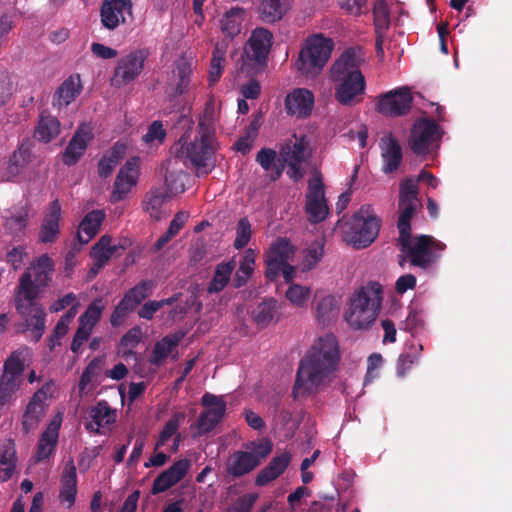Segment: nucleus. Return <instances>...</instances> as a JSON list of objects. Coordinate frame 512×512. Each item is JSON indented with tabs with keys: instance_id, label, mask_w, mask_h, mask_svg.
Masks as SVG:
<instances>
[{
	"instance_id": "1",
	"label": "nucleus",
	"mask_w": 512,
	"mask_h": 512,
	"mask_svg": "<svg viewBox=\"0 0 512 512\" xmlns=\"http://www.w3.org/2000/svg\"><path fill=\"white\" fill-rule=\"evenodd\" d=\"M54 261L42 254L20 276L13 295L14 307L23 320L24 330L30 331L38 342L46 329V311L39 298L52 280Z\"/></svg>"
},
{
	"instance_id": "2",
	"label": "nucleus",
	"mask_w": 512,
	"mask_h": 512,
	"mask_svg": "<svg viewBox=\"0 0 512 512\" xmlns=\"http://www.w3.org/2000/svg\"><path fill=\"white\" fill-rule=\"evenodd\" d=\"M340 356L339 344L333 334L319 337L299 361L293 398H307L329 386L339 368Z\"/></svg>"
},
{
	"instance_id": "3",
	"label": "nucleus",
	"mask_w": 512,
	"mask_h": 512,
	"mask_svg": "<svg viewBox=\"0 0 512 512\" xmlns=\"http://www.w3.org/2000/svg\"><path fill=\"white\" fill-rule=\"evenodd\" d=\"M364 52L359 46L346 48L330 68L335 99L343 106L359 104L366 90V80L360 70Z\"/></svg>"
},
{
	"instance_id": "4",
	"label": "nucleus",
	"mask_w": 512,
	"mask_h": 512,
	"mask_svg": "<svg viewBox=\"0 0 512 512\" xmlns=\"http://www.w3.org/2000/svg\"><path fill=\"white\" fill-rule=\"evenodd\" d=\"M382 286L370 281L352 295L345 320L354 329H366L374 323L382 303Z\"/></svg>"
},
{
	"instance_id": "5",
	"label": "nucleus",
	"mask_w": 512,
	"mask_h": 512,
	"mask_svg": "<svg viewBox=\"0 0 512 512\" xmlns=\"http://www.w3.org/2000/svg\"><path fill=\"white\" fill-rule=\"evenodd\" d=\"M397 244L400 251L405 255L403 261L408 259L412 266L421 269H427L435 263L446 248L444 243L430 235L412 237L409 234L398 237Z\"/></svg>"
},
{
	"instance_id": "6",
	"label": "nucleus",
	"mask_w": 512,
	"mask_h": 512,
	"mask_svg": "<svg viewBox=\"0 0 512 512\" xmlns=\"http://www.w3.org/2000/svg\"><path fill=\"white\" fill-rule=\"evenodd\" d=\"M333 48L334 42L331 38L325 37L323 34L309 36L296 60L297 70L305 75L320 73L331 57Z\"/></svg>"
},
{
	"instance_id": "7",
	"label": "nucleus",
	"mask_w": 512,
	"mask_h": 512,
	"mask_svg": "<svg viewBox=\"0 0 512 512\" xmlns=\"http://www.w3.org/2000/svg\"><path fill=\"white\" fill-rule=\"evenodd\" d=\"M313 150L305 134L294 133L279 148V161L286 164L287 176L294 182L301 180L305 174L304 164L312 157Z\"/></svg>"
},
{
	"instance_id": "8",
	"label": "nucleus",
	"mask_w": 512,
	"mask_h": 512,
	"mask_svg": "<svg viewBox=\"0 0 512 512\" xmlns=\"http://www.w3.org/2000/svg\"><path fill=\"white\" fill-rule=\"evenodd\" d=\"M370 211V205H363L347 224L345 240L356 249L368 247L379 234L381 219Z\"/></svg>"
},
{
	"instance_id": "9",
	"label": "nucleus",
	"mask_w": 512,
	"mask_h": 512,
	"mask_svg": "<svg viewBox=\"0 0 512 512\" xmlns=\"http://www.w3.org/2000/svg\"><path fill=\"white\" fill-rule=\"evenodd\" d=\"M30 349L26 346L13 351L5 360L0 376V405L4 406L14 400L21 384L25 366L30 360Z\"/></svg>"
},
{
	"instance_id": "10",
	"label": "nucleus",
	"mask_w": 512,
	"mask_h": 512,
	"mask_svg": "<svg viewBox=\"0 0 512 512\" xmlns=\"http://www.w3.org/2000/svg\"><path fill=\"white\" fill-rule=\"evenodd\" d=\"M421 207L417 181L412 177L403 179L399 185V218L397 221L399 237L411 234V219Z\"/></svg>"
},
{
	"instance_id": "11",
	"label": "nucleus",
	"mask_w": 512,
	"mask_h": 512,
	"mask_svg": "<svg viewBox=\"0 0 512 512\" xmlns=\"http://www.w3.org/2000/svg\"><path fill=\"white\" fill-rule=\"evenodd\" d=\"M183 139L181 137L178 143L171 147L170 152L174 157V164L176 165L180 160L184 163L189 161L196 167L206 166L214 153L213 137H206L205 134L200 133V139H195L189 143L182 142Z\"/></svg>"
},
{
	"instance_id": "12",
	"label": "nucleus",
	"mask_w": 512,
	"mask_h": 512,
	"mask_svg": "<svg viewBox=\"0 0 512 512\" xmlns=\"http://www.w3.org/2000/svg\"><path fill=\"white\" fill-rule=\"evenodd\" d=\"M147 57L148 51L145 49H136L122 56L114 69L112 85L121 87L136 80L144 69Z\"/></svg>"
},
{
	"instance_id": "13",
	"label": "nucleus",
	"mask_w": 512,
	"mask_h": 512,
	"mask_svg": "<svg viewBox=\"0 0 512 512\" xmlns=\"http://www.w3.org/2000/svg\"><path fill=\"white\" fill-rule=\"evenodd\" d=\"M442 135L441 127L434 120L419 118L413 124L408 144L414 154L426 155L429 146L440 140Z\"/></svg>"
},
{
	"instance_id": "14",
	"label": "nucleus",
	"mask_w": 512,
	"mask_h": 512,
	"mask_svg": "<svg viewBox=\"0 0 512 512\" xmlns=\"http://www.w3.org/2000/svg\"><path fill=\"white\" fill-rule=\"evenodd\" d=\"M413 96L408 87H400L377 97L376 112L387 117L406 115L412 107Z\"/></svg>"
},
{
	"instance_id": "15",
	"label": "nucleus",
	"mask_w": 512,
	"mask_h": 512,
	"mask_svg": "<svg viewBox=\"0 0 512 512\" xmlns=\"http://www.w3.org/2000/svg\"><path fill=\"white\" fill-rule=\"evenodd\" d=\"M201 403L208 409L200 413L196 426L199 434H206L221 422L226 412V402L222 396L206 392L201 398Z\"/></svg>"
},
{
	"instance_id": "16",
	"label": "nucleus",
	"mask_w": 512,
	"mask_h": 512,
	"mask_svg": "<svg viewBox=\"0 0 512 512\" xmlns=\"http://www.w3.org/2000/svg\"><path fill=\"white\" fill-rule=\"evenodd\" d=\"M272 43V32L266 28L257 27L252 31L244 53L249 60L254 61L258 65H264L266 64Z\"/></svg>"
},
{
	"instance_id": "17",
	"label": "nucleus",
	"mask_w": 512,
	"mask_h": 512,
	"mask_svg": "<svg viewBox=\"0 0 512 512\" xmlns=\"http://www.w3.org/2000/svg\"><path fill=\"white\" fill-rule=\"evenodd\" d=\"M139 157L129 158L124 166L119 170L114 185L112 198L114 201H120L131 191V189L137 184L139 176Z\"/></svg>"
},
{
	"instance_id": "18",
	"label": "nucleus",
	"mask_w": 512,
	"mask_h": 512,
	"mask_svg": "<svg viewBox=\"0 0 512 512\" xmlns=\"http://www.w3.org/2000/svg\"><path fill=\"white\" fill-rule=\"evenodd\" d=\"M190 467L191 461L187 458L176 461L154 479L151 493L157 495L167 491L186 476Z\"/></svg>"
},
{
	"instance_id": "19",
	"label": "nucleus",
	"mask_w": 512,
	"mask_h": 512,
	"mask_svg": "<svg viewBox=\"0 0 512 512\" xmlns=\"http://www.w3.org/2000/svg\"><path fill=\"white\" fill-rule=\"evenodd\" d=\"M125 14H132V0H105L100 9L101 23L114 30L126 21Z\"/></svg>"
},
{
	"instance_id": "20",
	"label": "nucleus",
	"mask_w": 512,
	"mask_h": 512,
	"mask_svg": "<svg viewBox=\"0 0 512 512\" xmlns=\"http://www.w3.org/2000/svg\"><path fill=\"white\" fill-rule=\"evenodd\" d=\"M379 147L383 161V173H394L400 167L403 159L402 148L399 141L391 132H388L381 137Z\"/></svg>"
},
{
	"instance_id": "21",
	"label": "nucleus",
	"mask_w": 512,
	"mask_h": 512,
	"mask_svg": "<svg viewBox=\"0 0 512 512\" xmlns=\"http://www.w3.org/2000/svg\"><path fill=\"white\" fill-rule=\"evenodd\" d=\"M92 138L90 128L85 124L80 125L62 154L63 163L67 166L75 165L85 153Z\"/></svg>"
},
{
	"instance_id": "22",
	"label": "nucleus",
	"mask_w": 512,
	"mask_h": 512,
	"mask_svg": "<svg viewBox=\"0 0 512 512\" xmlns=\"http://www.w3.org/2000/svg\"><path fill=\"white\" fill-rule=\"evenodd\" d=\"M175 83L170 82L166 88L169 101H174L179 96L187 94L191 86L192 66L191 62L182 58L175 62L173 71Z\"/></svg>"
},
{
	"instance_id": "23",
	"label": "nucleus",
	"mask_w": 512,
	"mask_h": 512,
	"mask_svg": "<svg viewBox=\"0 0 512 512\" xmlns=\"http://www.w3.org/2000/svg\"><path fill=\"white\" fill-rule=\"evenodd\" d=\"M314 106V95L305 88L293 90L286 96L285 109L289 115L297 118L308 117Z\"/></svg>"
},
{
	"instance_id": "24",
	"label": "nucleus",
	"mask_w": 512,
	"mask_h": 512,
	"mask_svg": "<svg viewBox=\"0 0 512 512\" xmlns=\"http://www.w3.org/2000/svg\"><path fill=\"white\" fill-rule=\"evenodd\" d=\"M59 501L67 509H70L76 500L77 495V469L73 459L65 463L60 477Z\"/></svg>"
},
{
	"instance_id": "25",
	"label": "nucleus",
	"mask_w": 512,
	"mask_h": 512,
	"mask_svg": "<svg viewBox=\"0 0 512 512\" xmlns=\"http://www.w3.org/2000/svg\"><path fill=\"white\" fill-rule=\"evenodd\" d=\"M61 205L58 199L53 200L43 218L39 240L42 243H54L59 235V222L61 219Z\"/></svg>"
},
{
	"instance_id": "26",
	"label": "nucleus",
	"mask_w": 512,
	"mask_h": 512,
	"mask_svg": "<svg viewBox=\"0 0 512 512\" xmlns=\"http://www.w3.org/2000/svg\"><path fill=\"white\" fill-rule=\"evenodd\" d=\"M46 392L44 388L37 390L29 401L22 417V427L24 433L37 428L38 424L45 415Z\"/></svg>"
},
{
	"instance_id": "27",
	"label": "nucleus",
	"mask_w": 512,
	"mask_h": 512,
	"mask_svg": "<svg viewBox=\"0 0 512 512\" xmlns=\"http://www.w3.org/2000/svg\"><path fill=\"white\" fill-rule=\"evenodd\" d=\"M259 466L258 460L248 451L237 450L227 460L226 472L233 479H238L252 472Z\"/></svg>"
},
{
	"instance_id": "28",
	"label": "nucleus",
	"mask_w": 512,
	"mask_h": 512,
	"mask_svg": "<svg viewBox=\"0 0 512 512\" xmlns=\"http://www.w3.org/2000/svg\"><path fill=\"white\" fill-rule=\"evenodd\" d=\"M88 414L91 420L85 424V429L93 434H101L100 428L114 423L116 418L115 410L105 400L91 406Z\"/></svg>"
},
{
	"instance_id": "29",
	"label": "nucleus",
	"mask_w": 512,
	"mask_h": 512,
	"mask_svg": "<svg viewBox=\"0 0 512 512\" xmlns=\"http://www.w3.org/2000/svg\"><path fill=\"white\" fill-rule=\"evenodd\" d=\"M291 458V453L288 451L274 456L270 462L258 472L255 478V485L262 487L277 479L287 469Z\"/></svg>"
},
{
	"instance_id": "30",
	"label": "nucleus",
	"mask_w": 512,
	"mask_h": 512,
	"mask_svg": "<svg viewBox=\"0 0 512 512\" xmlns=\"http://www.w3.org/2000/svg\"><path fill=\"white\" fill-rule=\"evenodd\" d=\"M104 219L105 213L102 210H92L84 216L76 236L79 245L89 243L96 236Z\"/></svg>"
},
{
	"instance_id": "31",
	"label": "nucleus",
	"mask_w": 512,
	"mask_h": 512,
	"mask_svg": "<svg viewBox=\"0 0 512 512\" xmlns=\"http://www.w3.org/2000/svg\"><path fill=\"white\" fill-rule=\"evenodd\" d=\"M82 89L80 75L68 77L56 90L53 97V106L61 108L72 103Z\"/></svg>"
},
{
	"instance_id": "32",
	"label": "nucleus",
	"mask_w": 512,
	"mask_h": 512,
	"mask_svg": "<svg viewBox=\"0 0 512 512\" xmlns=\"http://www.w3.org/2000/svg\"><path fill=\"white\" fill-rule=\"evenodd\" d=\"M60 130L61 123L58 118L47 111H42L34 130V138L40 142L49 143L59 135Z\"/></svg>"
},
{
	"instance_id": "33",
	"label": "nucleus",
	"mask_w": 512,
	"mask_h": 512,
	"mask_svg": "<svg viewBox=\"0 0 512 512\" xmlns=\"http://www.w3.org/2000/svg\"><path fill=\"white\" fill-rule=\"evenodd\" d=\"M126 144L117 141L99 160L98 174L101 178L106 179L109 177L118 164L123 160L126 155Z\"/></svg>"
},
{
	"instance_id": "34",
	"label": "nucleus",
	"mask_w": 512,
	"mask_h": 512,
	"mask_svg": "<svg viewBox=\"0 0 512 512\" xmlns=\"http://www.w3.org/2000/svg\"><path fill=\"white\" fill-rule=\"evenodd\" d=\"M246 11L242 7H232L224 13L220 20L221 32L225 38L234 39L241 33Z\"/></svg>"
},
{
	"instance_id": "35",
	"label": "nucleus",
	"mask_w": 512,
	"mask_h": 512,
	"mask_svg": "<svg viewBox=\"0 0 512 512\" xmlns=\"http://www.w3.org/2000/svg\"><path fill=\"white\" fill-rule=\"evenodd\" d=\"M183 337L184 334L181 332L164 336L154 345L149 362L156 366L162 364L170 353L179 345Z\"/></svg>"
},
{
	"instance_id": "36",
	"label": "nucleus",
	"mask_w": 512,
	"mask_h": 512,
	"mask_svg": "<svg viewBox=\"0 0 512 512\" xmlns=\"http://www.w3.org/2000/svg\"><path fill=\"white\" fill-rule=\"evenodd\" d=\"M288 7V0H262L258 7L259 18L265 23H275L283 18Z\"/></svg>"
},
{
	"instance_id": "37",
	"label": "nucleus",
	"mask_w": 512,
	"mask_h": 512,
	"mask_svg": "<svg viewBox=\"0 0 512 512\" xmlns=\"http://www.w3.org/2000/svg\"><path fill=\"white\" fill-rule=\"evenodd\" d=\"M174 160H168L165 172L166 193L169 196L183 193L186 190V182L189 175L183 169H171Z\"/></svg>"
},
{
	"instance_id": "38",
	"label": "nucleus",
	"mask_w": 512,
	"mask_h": 512,
	"mask_svg": "<svg viewBox=\"0 0 512 512\" xmlns=\"http://www.w3.org/2000/svg\"><path fill=\"white\" fill-rule=\"evenodd\" d=\"M234 268V261L222 262L218 264L216 266L213 278L207 287V291L209 293H217L222 291L228 284Z\"/></svg>"
},
{
	"instance_id": "39",
	"label": "nucleus",
	"mask_w": 512,
	"mask_h": 512,
	"mask_svg": "<svg viewBox=\"0 0 512 512\" xmlns=\"http://www.w3.org/2000/svg\"><path fill=\"white\" fill-rule=\"evenodd\" d=\"M218 119L217 104L215 98L211 96L205 104L204 111L199 119V131L206 137L214 136V125Z\"/></svg>"
},
{
	"instance_id": "40",
	"label": "nucleus",
	"mask_w": 512,
	"mask_h": 512,
	"mask_svg": "<svg viewBox=\"0 0 512 512\" xmlns=\"http://www.w3.org/2000/svg\"><path fill=\"white\" fill-rule=\"evenodd\" d=\"M154 287L152 280L145 279L128 289L123 297L137 308L146 298L152 295Z\"/></svg>"
},
{
	"instance_id": "41",
	"label": "nucleus",
	"mask_w": 512,
	"mask_h": 512,
	"mask_svg": "<svg viewBox=\"0 0 512 512\" xmlns=\"http://www.w3.org/2000/svg\"><path fill=\"white\" fill-rule=\"evenodd\" d=\"M373 20L376 35L383 37L390 26V11L385 0H377L373 5Z\"/></svg>"
},
{
	"instance_id": "42",
	"label": "nucleus",
	"mask_w": 512,
	"mask_h": 512,
	"mask_svg": "<svg viewBox=\"0 0 512 512\" xmlns=\"http://www.w3.org/2000/svg\"><path fill=\"white\" fill-rule=\"evenodd\" d=\"M255 255L253 250L248 249L240 262L239 268L233 279V285L239 288L245 285L254 271Z\"/></svg>"
},
{
	"instance_id": "43",
	"label": "nucleus",
	"mask_w": 512,
	"mask_h": 512,
	"mask_svg": "<svg viewBox=\"0 0 512 512\" xmlns=\"http://www.w3.org/2000/svg\"><path fill=\"white\" fill-rule=\"evenodd\" d=\"M277 311V301L273 298L265 299L253 311V319L261 327L267 326Z\"/></svg>"
},
{
	"instance_id": "44",
	"label": "nucleus",
	"mask_w": 512,
	"mask_h": 512,
	"mask_svg": "<svg viewBox=\"0 0 512 512\" xmlns=\"http://www.w3.org/2000/svg\"><path fill=\"white\" fill-rule=\"evenodd\" d=\"M170 197L166 192L162 193L160 189H151L145 196L144 206L146 212L156 220L161 219V208L165 202V199Z\"/></svg>"
},
{
	"instance_id": "45",
	"label": "nucleus",
	"mask_w": 512,
	"mask_h": 512,
	"mask_svg": "<svg viewBox=\"0 0 512 512\" xmlns=\"http://www.w3.org/2000/svg\"><path fill=\"white\" fill-rule=\"evenodd\" d=\"M293 253L294 247L290 241L287 238H278L271 244L266 256L286 264Z\"/></svg>"
},
{
	"instance_id": "46",
	"label": "nucleus",
	"mask_w": 512,
	"mask_h": 512,
	"mask_svg": "<svg viewBox=\"0 0 512 512\" xmlns=\"http://www.w3.org/2000/svg\"><path fill=\"white\" fill-rule=\"evenodd\" d=\"M104 308L105 306L101 297L94 299L79 317V324L85 327L88 326L90 330H93V327L100 320Z\"/></svg>"
},
{
	"instance_id": "47",
	"label": "nucleus",
	"mask_w": 512,
	"mask_h": 512,
	"mask_svg": "<svg viewBox=\"0 0 512 512\" xmlns=\"http://www.w3.org/2000/svg\"><path fill=\"white\" fill-rule=\"evenodd\" d=\"M324 255V240L313 241L304 251V258L302 262L303 270H312L323 258Z\"/></svg>"
},
{
	"instance_id": "48",
	"label": "nucleus",
	"mask_w": 512,
	"mask_h": 512,
	"mask_svg": "<svg viewBox=\"0 0 512 512\" xmlns=\"http://www.w3.org/2000/svg\"><path fill=\"white\" fill-rule=\"evenodd\" d=\"M305 211L308 221L313 224L324 221L329 213L326 199L306 201Z\"/></svg>"
},
{
	"instance_id": "49",
	"label": "nucleus",
	"mask_w": 512,
	"mask_h": 512,
	"mask_svg": "<svg viewBox=\"0 0 512 512\" xmlns=\"http://www.w3.org/2000/svg\"><path fill=\"white\" fill-rule=\"evenodd\" d=\"M226 49L217 44L213 50L210 61L209 83L215 84L221 77L223 71V63L225 62Z\"/></svg>"
},
{
	"instance_id": "50",
	"label": "nucleus",
	"mask_w": 512,
	"mask_h": 512,
	"mask_svg": "<svg viewBox=\"0 0 512 512\" xmlns=\"http://www.w3.org/2000/svg\"><path fill=\"white\" fill-rule=\"evenodd\" d=\"M337 314L336 299L331 296H325L319 300L316 306V316L320 323L326 324Z\"/></svg>"
},
{
	"instance_id": "51",
	"label": "nucleus",
	"mask_w": 512,
	"mask_h": 512,
	"mask_svg": "<svg viewBox=\"0 0 512 512\" xmlns=\"http://www.w3.org/2000/svg\"><path fill=\"white\" fill-rule=\"evenodd\" d=\"M28 223V209L21 207L16 214L7 217L4 223L5 229L12 235L22 233Z\"/></svg>"
},
{
	"instance_id": "52",
	"label": "nucleus",
	"mask_w": 512,
	"mask_h": 512,
	"mask_svg": "<svg viewBox=\"0 0 512 512\" xmlns=\"http://www.w3.org/2000/svg\"><path fill=\"white\" fill-rule=\"evenodd\" d=\"M185 417L186 415L184 412H176L172 415V417L165 423L162 431L160 432L159 440L155 449L163 446L176 433Z\"/></svg>"
},
{
	"instance_id": "53",
	"label": "nucleus",
	"mask_w": 512,
	"mask_h": 512,
	"mask_svg": "<svg viewBox=\"0 0 512 512\" xmlns=\"http://www.w3.org/2000/svg\"><path fill=\"white\" fill-rule=\"evenodd\" d=\"M135 309L129 301L122 297L110 316L111 326L114 328L121 326Z\"/></svg>"
},
{
	"instance_id": "54",
	"label": "nucleus",
	"mask_w": 512,
	"mask_h": 512,
	"mask_svg": "<svg viewBox=\"0 0 512 512\" xmlns=\"http://www.w3.org/2000/svg\"><path fill=\"white\" fill-rule=\"evenodd\" d=\"M251 225L247 218H241L238 221L237 228H236V238L234 240V248L235 249H242L249 243L251 239Z\"/></svg>"
},
{
	"instance_id": "55",
	"label": "nucleus",
	"mask_w": 512,
	"mask_h": 512,
	"mask_svg": "<svg viewBox=\"0 0 512 512\" xmlns=\"http://www.w3.org/2000/svg\"><path fill=\"white\" fill-rule=\"evenodd\" d=\"M310 289L298 284H292L286 291V298L294 305L302 307L308 300Z\"/></svg>"
},
{
	"instance_id": "56",
	"label": "nucleus",
	"mask_w": 512,
	"mask_h": 512,
	"mask_svg": "<svg viewBox=\"0 0 512 512\" xmlns=\"http://www.w3.org/2000/svg\"><path fill=\"white\" fill-rule=\"evenodd\" d=\"M30 157V151L28 147H25L22 144L10 157L9 160V172L12 174H17L19 169L24 166V164L28 161Z\"/></svg>"
},
{
	"instance_id": "57",
	"label": "nucleus",
	"mask_w": 512,
	"mask_h": 512,
	"mask_svg": "<svg viewBox=\"0 0 512 512\" xmlns=\"http://www.w3.org/2000/svg\"><path fill=\"white\" fill-rule=\"evenodd\" d=\"M16 448L12 439H5L0 443V464L1 465H16Z\"/></svg>"
},
{
	"instance_id": "58",
	"label": "nucleus",
	"mask_w": 512,
	"mask_h": 512,
	"mask_svg": "<svg viewBox=\"0 0 512 512\" xmlns=\"http://www.w3.org/2000/svg\"><path fill=\"white\" fill-rule=\"evenodd\" d=\"M325 198L324 183L320 175L312 177L308 181L306 201L321 200Z\"/></svg>"
},
{
	"instance_id": "59",
	"label": "nucleus",
	"mask_w": 512,
	"mask_h": 512,
	"mask_svg": "<svg viewBox=\"0 0 512 512\" xmlns=\"http://www.w3.org/2000/svg\"><path fill=\"white\" fill-rule=\"evenodd\" d=\"M166 137V131L163 128V124L161 121L156 120L153 121L148 129L145 135H143L142 140L147 143H153L154 141H158L159 143H162Z\"/></svg>"
},
{
	"instance_id": "60",
	"label": "nucleus",
	"mask_w": 512,
	"mask_h": 512,
	"mask_svg": "<svg viewBox=\"0 0 512 512\" xmlns=\"http://www.w3.org/2000/svg\"><path fill=\"white\" fill-rule=\"evenodd\" d=\"M258 499V494L248 493L239 497L236 502L226 509V512H251L253 505Z\"/></svg>"
},
{
	"instance_id": "61",
	"label": "nucleus",
	"mask_w": 512,
	"mask_h": 512,
	"mask_svg": "<svg viewBox=\"0 0 512 512\" xmlns=\"http://www.w3.org/2000/svg\"><path fill=\"white\" fill-rule=\"evenodd\" d=\"M277 157V152L272 148H262L257 154L255 161L265 170L270 171L272 166L276 165L275 160Z\"/></svg>"
},
{
	"instance_id": "62",
	"label": "nucleus",
	"mask_w": 512,
	"mask_h": 512,
	"mask_svg": "<svg viewBox=\"0 0 512 512\" xmlns=\"http://www.w3.org/2000/svg\"><path fill=\"white\" fill-rule=\"evenodd\" d=\"M248 448L251 451H248L252 456H254L259 464L263 459H265L272 451V443L268 439H262L261 441L255 443L252 442Z\"/></svg>"
},
{
	"instance_id": "63",
	"label": "nucleus",
	"mask_w": 512,
	"mask_h": 512,
	"mask_svg": "<svg viewBox=\"0 0 512 512\" xmlns=\"http://www.w3.org/2000/svg\"><path fill=\"white\" fill-rule=\"evenodd\" d=\"M142 339V329L139 326H134L129 329L121 338L120 344L124 347L135 348Z\"/></svg>"
},
{
	"instance_id": "64",
	"label": "nucleus",
	"mask_w": 512,
	"mask_h": 512,
	"mask_svg": "<svg viewBox=\"0 0 512 512\" xmlns=\"http://www.w3.org/2000/svg\"><path fill=\"white\" fill-rule=\"evenodd\" d=\"M115 252L116 248L96 249V247L93 246L91 256L95 260V266H97V269H102Z\"/></svg>"
}]
</instances>
